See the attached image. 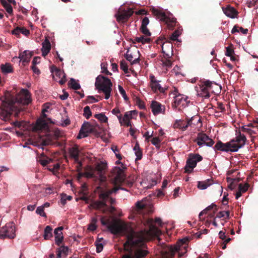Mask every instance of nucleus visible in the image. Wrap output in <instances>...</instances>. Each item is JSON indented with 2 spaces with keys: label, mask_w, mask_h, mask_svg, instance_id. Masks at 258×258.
I'll use <instances>...</instances> for the list:
<instances>
[{
  "label": "nucleus",
  "mask_w": 258,
  "mask_h": 258,
  "mask_svg": "<svg viewBox=\"0 0 258 258\" xmlns=\"http://www.w3.org/2000/svg\"><path fill=\"white\" fill-rule=\"evenodd\" d=\"M164 256L165 258H173L175 254L178 253V257H180L183 255V254L180 253L178 252V248L177 247L169 246L164 251Z\"/></svg>",
  "instance_id": "obj_17"
},
{
  "label": "nucleus",
  "mask_w": 258,
  "mask_h": 258,
  "mask_svg": "<svg viewBox=\"0 0 258 258\" xmlns=\"http://www.w3.org/2000/svg\"><path fill=\"white\" fill-rule=\"evenodd\" d=\"M31 69L33 70V72L36 74H39L40 73V70L36 66V65H32L31 67Z\"/></svg>",
  "instance_id": "obj_63"
},
{
  "label": "nucleus",
  "mask_w": 258,
  "mask_h": 258,
  "mask_svg": "<svg viewBox=\"0 0 258 258\" xmlns=\"http://www.w3.org/2000/svg\"><path fill=\"white\" fill-rule=\"evenodd\" d=\"M21 34L27 36L30 34V31L24 27H21Z\"/></svg>",
  "instance_id": "obj_60"
},
{
  "label": "nucleus",
  "mask_w": 258,
  "mask_h": 258,
  "mask_svg": "<svg viewBox=\"0 0 258 258\" xmlns=\"http://www.w3.org/2000/svg\"><path fill=\"white\" fill-rule=\"evenodd\" d=\"M97 222V219L96 217H93L91 219V223L89 225L88 229L91 231H94L96 230L97 228L96 223Z\"/></svg>",
  "instance_id": "obj_38"
},
{
  "label": "nucleus",
  "mask_w": 258,
  "mask_h": 258,
  "mask_svg": "<svg viewBox=\"0 0 258 258\" xmlns=\"http://www.w3.org/2000/svg\"><path fill=\"white\" fill-rule=\"evenodd\" d=\"M52 160L44 155L41 154L37 158V161L39 162L43 166H45L51 162Z\"/></svg>",
  "instance_id": "obj_28"
},
{
  "label": "nucleus",
  "mask_w": 258,
  "mask_h": 258,
  "mask_svg": "<svg viewBox=\"0 0 258 258\" xmlns=\"http://www.w3.org/2000/svg\"><path fill=\"white\" fill-rule=\"evenodd\" d=\"M95 86L98 92H103L105 94V98L109 99L112 90V84L110 79L101 75L96 78Z\"/></svg>",
  "instance_id": "obj_5"
},
{
  "label": "nucleus",
  "mask_w": 258,
  "mask_h": 258,
  "mask_svg": "<svg viewBox=\"0 0 258 258\" xmlns=\"http://www.w3.org/2000/svg\"><path fill=\"white\" fill-rule=\"evenodd\" d=\"M157 43L161 45L162 50L164 54V57L170 58L173 55V45L170 42L167 41L162 43L161 40H157Z\"/></svg>",
  "instance_id": "obj_13"
},
{
  "label": "nucleus",
  "mask_w": 258,
  "mask_h": 258,
  "mask_svg": "<svg viewBox=\"0 0 258 258\" xmlns=\"http://www.w3.org/2000/svg\"><path fill=\"white\" fill-rule=\"evenodd\" d=\"M100 210H101L102 213L104 214L107 211H109L111 213L113 212L114 211H115V209L114 207L111 206L110 207L107 206V207H103V208H102Z\"/></svg>",
  "instance_id": "obj_47"
},
{
  "label": "nucleus",
  "mask_w": 258,
  "mask_h": 258,
  "mask_svg": "<svg viewBox=\"0 0 258 258\" xmlns=\"http://www.w3.org/2000/svg\"><path fill=\"white\" fill-rule=\"evenodd\" d=\"M98 101V100L96 99L94 96H88L86 99L85 102L86 103H92L93 102H97Z\"/></svg>",
  "instance_id": "obj_45"
},
{
  "label": "nucleus",
  "mask_w": 258,
  "mask_h": 258,
  "mask_svg": "<svg viewBox=\"0 0 258 258\" xmlns=\"http://www.w3.org/2000/svg\"><path fill=\"white\" fill-rule=\"evenodd\" d=\"M150 86L152 90L155 93H164L167 88L162 87L160 84L159 81L156 80L155 77L151 75L150 76Z\"/></svg>",
  "instance_id": "obj_12"
},
{
  "label": "nucleus",
  "mask_w": 258,
  "mask_h": 258,
  "mask_svg": "<svg viewBox=\"0 0 258 258\" xmlns=\"http://www.w3.org/2000/svg\"><path fill=\"white\" fill-rule=\"evenodd\" d=\"M211 184V180L210 179L204 181H199L198 187L201 189H206L209 185Z\"/></svg>",
  "instance_id": "obj_32"
},
{
  "label": "nucleus",
  "mask_w": 258,
  "mask_h": 258,
  "mask_svg": "<svg viewBox=\"0 0 258 258\" xmlns=\"http://www.w3.org/2000/svg\"><path fill=\"white\" fill-rule=\"evenodd\" d=\"M149 23V19L148 17H144L142 21V25L141 27V32L146 36H149L151 35V33L147 26Z\"/></svg>",
  "instance_id": "obj_25"
},
{
  "label": "nucleus",
  "mask_w": 258,
  "mask_h": 258,
  "mask_svg": "<svg viewBox=\"0 0 258 258\" xmlns=\"http://www.w3.org/2000/svg\"><path fill=\"white\" fill-rule=\"evenodd\" d=\"M36 212L37 214H39L42 217H46V215L44 211V207H38L36 209Z\"/></svg>",
  "instance_id": "obj_44"
},
{
  "label": "nucleus",
  "mask_w": 258,
  "mask_h": 258,
  "mask_svg": "<svg viewBox=\"0 0 258 258\" xmlns=\"http://www.w3.org/2000/svg\"><path fill=\"white\" fill-rule=\"evenodd\" d=\"M151 39L149 38H145L144 36L141 37H136L135 38V41L139 42L142 43V44H145L146 43H149L150 42Z\"/></svg>",
  "instance_id": "obj_37"
},
{
  "label": "nucleus",
  "mask_w": 258,
  "mask_h": 258,
  "mask_svg": "<svg viewBox=\"0 0 258 258\" xmlns=\"http://www.w3.org/2000/svg\"><path fill=\"white\" fill-rule=\"evenodd\" d=\"M40 57L35 56L32 60V65H36L40 62Z\"/></svg>",
  "instance_id": "obj_64"
},
{
  "label": "nucleus",
  "mask_w": 258,
  "mask_h": 258,
  "mask_svg": "<svg viewBox=\"0 0 258 258\" xmlns=\"http://www.w3.org/2000/svg\"><path fill=\"white\" fill-rule=\"evenodd\" d=\"M134 115H137V112L136 110L126 112L124 114L123 119L124 120H131L133 118Z\"/></svg>",
  "instance_id": "obj_35"
},
{
  "label": "nucleus",
  "mask_w": 258,
  "mask_h": 258,
  "mask_svg": "<svg viewBox=\"0 0 258 258\" xmlns=\"http://www.w3.org/2000/svg\"><path fill=\"white\" fill-rule=\"evenodd\" d=\"M118 90H119V91L120 93L121 94V95L123 97V99L125 101L128 100V98L127 96V95L126 94V93H125V91L124 90V89L123 88V87H121V86L119 85L118 86Z\"/></svg>",
  "instance_id": "obj_46"
},
{
  "label": "nucleus",
  "mask_w": 258,
  "mask_h": 258,
  "mask_svg": "<svg viewBox=\"0 0 258 258\" xmlns=\"http://www.w3.org/2000/svg\"><path fill=\"white\" fill-rule=\"evenodd\" d=\"M112 194L111 191H102L99 195V198L100 201H95L92 202L88 206L89 209H94L95 210L101 209L103 207H107V202L108 201L111 205L115 203L114 199L110 197V195Z\"/></svg>",
  "instance_id": "obj_6"
},
{
  "label": "nucleus",
  "mask_w": 258,
  "mask_h": 258,
  "mask_svg": "<svg viewBox=\"0 0 258 258\" xmlns=\"http://www.w3.org/2000/svg\"><path fill=\"white\" fill-rule=\"evenodd\" d=\"M57 249L62 253L65 256H66L68 254L69 248L68 246L63 245L57 248Z\"/></svg>",
  "instance_id": "obj_50"
},
{
  "label": "nucleus",
  "mask_w": 258,
  "mask_h": 258,
  "mask_svg": "<svg viewBox=\"0 0 258 258\" xmlns=\"http://www.w3.org/2000/svg\"><path fill=\"white\" fill-rule=\"evenodd\" d=\"M16 236L15 226L13 223H7L0 229V238H14Z\"/></svg>",
  "instance_id": "obj_9"
},
{
  "label": "nucleus",
  "mask_w": 258,
  "mask_h": 258,
  "mask_svg": "<svg viewBox=\"0 0 258 258\" xmlns=\"http://www.w3.org/2000/svg\"><path fill=\"white\" fill-rule=\"evenodd\" d=\"M226 50L225 52V55L228 56H231V55L234 53V50L230 47H226Z\"/></svg>",
  "instance_id": "obj_57"
},
{
  "label": "nucleus",
  "mask_w": 258,
  "mask_h": 258,
  "mask_svg": "<svg viewBox=\"0 0 258 258\" xmlns=\"http://www.w3.org/2000/svg\"><path fill=\"white\" fill-rule=\"evenodd\" d=\"M33 55V52H31L28 50H25L22 53L19 54V58L20 60L23 62L24 65L28 63L31 59L32 55Z\"/></svg>",
  "instance_id": "obj_21"
},
{
  "label": "nucleus",
  "mask_w": 258,
  "mask_h": 258,
  "mask_svg": "<svg viewBox=\"0 0 258 258\" xmlns=\"http://www.w3.org/2000/svg\"><path fill=\"white\" fill-rule=\"evenodd\" d=\"M130 50L127 49L126 53L124 55L125 58L131 62V64H136L139 62L140 58L139 56L137 57V55L136 54H139V50H135L133 53H130Z\"/></svg>",
  "instance_id": "obj_19"
},
{
  "label": "nucleus",
  "mask_w": 258,
  "mask_h": 258,
  "mask_svg": "<svg viewBox=\"0 0 258 258\" xmlns=\"http://www.w3.org/2000/svg\"><path fill=\"white\" fill-rule=\"evenodd\" d=\"M249 186L248 183H246L244 184L242 183H240L238 185V190L241 191L242 192H245L246 191Z\"/></svg>",
  "instance_id": "obj_43"
},
{
  "label": "nucleus",
  "mask_w": 258,
  "mask_h": 258,
  "mask_svg": "<svg viewBox=\"0 0 258 258\" xmlns=\"http://www.w3.org/2000/svg\"><path fill=\"white\" fill-rule=\"evenodd\" d=\"M136 205L139 210L144 209L146 207L145 205L140 201L137 202Z\"/></svg>",
  "instance_id": "obj_58"
},
{
  "label": "nucleus",
  "mask_w": 258,
  "mask_h": 258,
  "mask_svg": "<svg viewBox=\"0 0 258 258\" xmlns=\"http://www.w3.org/2000/svg\"><path fill=\"white\" fill-rule=\"evenodd\" d=\"M60 168V164L59 163H56L54 164L52 168H51V166H50L48 168V169L49 171H51L53 172V173H55V172L57 171Z\"/></svg>",
  "instance_id": "obj_52"
},
{
  "label": "nucleus",
  "mask_w": 258,
  "mask_h": 258,
  "mask_svg": "<svg viewBox=\"0 0 258 258\" xmlns=\"http://www.w3.org/2000/svg\"><path fill=\"white\" fill-rule=\"evenodd\" d=\"M114 179L116 182H121L124 179V174L122 169L119 167H115L112 171Z\"/></svg>",
  "instance_id": "obj_18"
},
{
  "label": "nucleus",
  "mask_w": 258,
  "mask_h": 258,
  "mask_svg": "<svg viewBox=\"0 0 258 258\" xmlns=\"http://www.w3.org/2000/svg\"><path fill=\"white\" fill-rule=\"evenodd\" d=\"M137 103L140 109L145 108V105L144 104V103L140 99H137Z\"/></svg>",
  "instance_id": "obj_61"
},
{
  "label": "nucleus",
  "mask_w": 258,
  "mask_h": 258,
  "mask_svg": "<svg viewBox=\"0 0 258 258\" xmlns=\"http://www.w3.org/2000/svg\"><path fill=\"white\" fill-rule=\"evenodd\" d=\"M1 69L3 73L8 74L13 72V68L12 65L9 63L2 64L1 66Z\"/></svg>",
  "instance_id": "obj_31"
},
{
  "label": "nucleus",
  "mask_w": 258,
  "mask_h": 258,
  "mask_svg": "<svg viewBox=\"0 0 258 258\" xmlns=\"http://www.w3.org/2000/svg\"><path fill=\"white\" fill-rule=\"evenodd\" d=\"M134 14V11L131 8L127 10H124L122 12L118 11L115 15L116 20L118 22H125Z\"/></svg>",
  "instance_id": "obj_14"
},
{
  "label": "nucleus",
  "mask_w": 258,
  "mask_h": 258,
  "mask_svg": "<svg viewBox=\"0 0 258 258\" xmlns=\"http://www.w3.org/2000/svg\"><path fill=\"white\" fill-rule=\"evenodd\" d=\"M91 111L89 106H86L84 108L83 115L87 118L89 119L91 116Z\"/></svg>",
  "instance_id": "obj_42"
},
{
  "label": "nucleus",
  "mask_w": 258,
  "mask_h": 258,
  "mask_svg": "<svg viewBox=\"0 0 258 258\" xmlns=\"http://www.w3.org/2000/svg\"><path fill=\"white\" fill-rule=\"evenodd\" d=\"M2 100L0 118L5 121L10 118L13 112H15V116H18L19 113L23 110V107L31 102L30 93L26 89H23L21 94L16 95L7 92Z\"/></svg>",
  "instance_id": "obj_2"
},
{
  "label": "nucleus",
  "mask_w": 258,
  "mask_h": 258,
  "mask_svg": "<svg viewBox=\"0 0 258 258\" xmlns=\"http://www.w3.org/2000/svg\"><path fill=\"white\" fill-rule=\"evenodd\" d=\"M52 228L50 226H47L44 229L43 237L44 239L48 240L53 236Z\"/></svg>",
  "instance_id": "obj_29"
},
{
  "label": "nucleus",
  "mask_w": 258,
  "mask_h": 258,
  "mask_svg": "<svg viewBox=\"0 0 258 258\" xmlns=\"http://www.w3.org/2000/svg\"><path fill=\"white\" fill-rule=\"evenodd\" d=\"M68 85L69 87H71L73 89L76 90H78L81 88L80 84L73 78H71L70 79Z\"/></svg>",
  "instance_id": "obj_33"
},
{
  "label": "nucleus",
  "mask_w": 258,
  "mask_h": 258,
  "mask_svg": "<svg viewBox=\"0 0 258 258\" xmlns=\"http://www.w3.org/2000/svg\"><path fill=\"white\" fill-rule=\"evenodd\" d=\"M102 73L105 74L107 75H111V73H110L108 70L106 65L103 63L101 64Z\"/></svg>",
  "instance_id": "obj_53"
},
{
  "label": "nucleus",
  "mask_w": 258,
  "mask_h": 258,
  "mask_svg": "<svg viewBox=\"0 0 258 258\" xmlns=\"http://www.w3.org/2000/svg\"><path fill=\"white\" fill-rule=\"evenodd\" d=\"M247 126H251L250 135L258 134V124L256 123H250L247 125Z\"/></svg>",
  "instance_id": "obj_36"
},
{
  "label": "nucleus",
  "mask_w": 258,
  "mask_h": 258,
  "mask_svg": "<svg viewBox=\"0 0 258 258\" xmlns=\"http://www.w3.org/2000/svg\"><path fill=\"white\" fill-rule=\"evenodd\" d=\"M165 59H162V64L164 66H165L167 68H170L171 67L172 64V61L169 59V58H168L167 57H165Z\"/></svg>",
  "instance_id": "obj_40"
},
{
  "label": "nucleus",
  "mask_w": 258,
  "mask_h": 258,
  "mask_svg": "<svg viewBox=\"0 0 258 258\" xmlns=\"http://www.w3.org/2000/svg\"><path fill=\"white\" fill-rule=\"evenodd\" d=\"M202 159V156L199 154H190L184 167L185 172L190 173L196 166L197 162L201 161Z\"/></svg>",
  "instance_id": "obj_10"
},
{
  "label": "nucleus",
  "mask_w": 258,
  "mask_h": 258,
  "mask_svg": "<svg viewBox=\"0 0 258 258\" xmlns=\"http://www.w3.org/2000/svg\"><path fill=\"white\" fill-rule=\"evenodd\" d=\"M200 83V90L198 91V95L205 98H209L210 96V93L214 92L213 85H217V84L213 81L205 79L201 80Z\"/></svg>",
  "instance_id": "obj_8"
},
{
  "label": "nucleus",
  "mask_w": 258,
  "mask_h": 258,
  "mask_svg": "<svg viewBox=\"0 0 258 258\" xmlns=\"http://www.w3.org/2000/svg\"><path fill=\"white\" fill-rule=\"evenodd\" d=\"M69 153L70 157L74 160L75 162L79 161L80 150L78 146L75 145L70 148L69 150Z\"/></svg>",
  "instance_id": "obj_24"
},
{
  "label": "nucleus",
  "mask_w": 258,
  "mask_h": 258,
  "mask_svg": "<svg viewBox=\"0 0 258 258\" xmlns=\"http://www.w3.org/2000/svg\"><path fill=\"white\" fill-rule=\"evenodd\" d=\"M106 166V163L103 162L98 163L95 167L88 166L85 168L84 173H79V175L82 176L84 174L87 178L101 179L103 177Z\"/></svg>",
  "instance_id": "obj_4"
},
{
  "label": "nucleus",
  "mask_w": 258,
  "mask_h": 258,
  "mask_svg": "<svg viewBox=\"0 0 258 258\" xmlns=\"http://www.w3.org/2000/svg\"><path fill=\"white\" fill-rule=\"evenodd\" d=\"M146 222L149 229L138 231H135L128 224L119 221L107 225L111 233L125 235L126 241L123 244V248L128 253L123 254L121 258H145L149 254L147 242L153 237L159 235L161 231L154 225L153 219H148Z\"/></svg>",
  "instance_id": "obj_1"
},
{
  "label": "nucleus",
  "mask_w": 258,
  "mask_h": 258,
  "mask_svg": "<svg viewBox=\"0 0 258 258\" xmlns=\"http://www.w3.org/2000/svg\"><path fill=\"white\" fill-rule=\"evenodd\" d=\"M92 127L90 123L88 122H85L82 125L79 134L77 136V138L81 139L85 138L88 136L89 133H92Z\"/></svg>",
  "instance_id": "obj_15"
},
{
  "label": "nucleus",
  "mask_w": 258,
  "mask_h": 258,
  "mask_svg": "<svg viewBox=\"0 0 258 258\" xmlns=\"http://www.w3.org/2000/svg\"><path fill=\"white\" fill-rule=\"evenodd\" d=\"M175 96L174 98V103L175 104L179 105V104H182V105H184L185 104H186L187 102V97H184L183 95L181 94L176 95L175 93Z\"/></svg>",
  "instance_id": "obj_27"
},
{
  "label": "nucleus",
  "mask_w": 258,
  "mask_h": 258,
  "mask_svg": "<svg viewBox=\"0 0 258 258\" xmlns=\"http://www.w3.org/2000/svg\"><path fill=\"white\" fill-rule=\"evenodd\" d=\"M151 108L154 115H157L160 113L165 114V107L156 101H152Z\"/></svg>",
  "instance_id": "obj_16"
},
{
  "label": "nucleus",
  "mask_w": 258,
  "mask_h": 258,
  "mask_svg": "<svg viewBox=\"0 0 258 258\" xmlns=\"http://www.w3.org/2000/svg\"><path fill=\"white\" fill-rule=\"evenodd\" d=\"M120 69L123 71V72L126 74L128 73V66L126 61L124 60H122L120 62Z\"/></svg>",
  "instance_id": "obj_41"
},
{
  "label": "nucleus",
  "mask_w": 258,
  "mask_h": 258,
  "mask_svg": "<svg viewBox=\"0 0 258 258\" xmlns=\"http://www.w3.org/2000/svg\"><path fill=\"white\" fill-rule=\"evenodd\" d=\"M63 229V226L58 227L54 229V234L55 235V242L56 245L60 246L63 240L62 230Z\"/></svg>",
  "instance_id": "obj_20"
},
{
  "label": "nucleus",
  "mask_w": 258,
  "mask_h": 258,
  "mask_svg": "<svg viewBox=\"0 0 258 258\" xmlns=\"http://www.w3.org/2000/svg\"><path fill=\"white\" fill-rule=\"evenodd\" d=\"M95 245L96 247V252L97 253L100 252L103 250V246L102 243H97Z\"/></svg>",
  "instance_id": "obj_59"
},
{
  "label": "nucleus",
  "mask_w": 258,
  "mask_h": 258,
  "mask_svg": "<svg viewBox=\"0 0 258 258\" xmlns=\"http://www.w3.org/2000/svg\"><path fill=\"white\" fill-rule=\"evenodd\" d=\"M135 155L137 156L136 160H140L142 158V151L141 149L139 144L137 142L134 147Z\"/></svg>",
  "instance_id": "obj_30"
},
{
  "label": "nucleus",
  "mask_w": 258,
  "mask_h": 258,
  "mask_svg": "<svg viewBox=\"0 0 258 258\" xmlns=\"http://www.w3.org/2000/svg\"><path fill=\"white\" fill-rule=\"evenodd\" d=\"M222 9L224 13L231 18H234L238 15V12L230 6H227L225 8H223Z\"/></svg>",
  "instance_id": "obj_23"
},
{
  "label": "nucleus",
  "mask_w": 258,
  "mask_h": 258,
  "mask_svg": "<svg viewBox=\"0 0 258 258\" xmlns=\"http://www.w3.org/2000/svg\"><path fill=\"white\" fill-rule=\"evenodd\" d=\"M187 124H189V122H186L185 120L176 119L173 123V127L175 129L185 131L187 129Z\"/></svg>",
  "instance_id": "obj_22"
},
{
  "label": "nucleus",
  "mask_w": 258,
  "mask_h": 258,
  "mask_svg": "<svg viewBox=\"0 0 258 258\" xmlns=\"http://www.w3.org/2000/svg\"><path fill=\"white\" fill-rule=\"evenodd\" d=\"M51 72L52 73L54 72L55 75L59 78L64 77V76H66V74L63 71H62L59 69L55 66H53L51 68Z\"/></svg>",
  "instance_id": "obj_34"
},
{
  "label": "nucleus",
  "mask_w": 258,
  "mask_h": 258,
  "mask_svg": "<svg viewBox=\"0 0 258 258\" xmlns=\"http://www.w3.org/2000/svg\"><path fill=\"white\" fill-rule=\"evenodd\" d=\"M181 34V32L179 30H175L171 35L170 39L172 40L175 41L177 39L178 36Z\"/></svg>",
  "instance_id": "obj_48"
},
{
  "label": "nucleus",
  "mask_w": 258,
  "mask_h": 258,
  "mask_svg": "<svg viewBox=\"0 0 258 258\" xmlns=\"http://www.w3.org/2000/svg\"><path fill=\"white\" fill-rule=\"evenodd\" d=\"M94 117L101 122H107L108 118L103 113L96 114Z\"/></svg>",
  "instance_id": "obj_39"
},
{
  "label": "nucleus",
  "mask_w": 258,
  "mask_h": 258,
  "mask_svg": "<svg viewBox=\"0 0 258 258\" xmlns=\"http://www.w3.org/2000/svg\"><path fill=\"white\" fill-rule=\"evenodd\" d=\"M6 9V11L10 14H12L13 13V8L11 5L9 4L8 5L4 7Z\"/></svg>",
  "instance_id": "obj_62"
},
{
  "label": "nucleus",
  "mask_w": 258,
  "mask_h": 258,
  "mask_svg": "<svg viewBox=\"0 0 258 258\" xmlns=\"http://www.w3.org/2000/svg\"><path fill=\"white\" fill-rule=\"evenodd\" d=\"M21 27H16L12 31V34L19 37L21 34Z\"/></svg>",
  "instance_id": "obj_49"
},
{
  "label": "nucleus",
  "mask_w": 258,
  "mask_h": 258,
  "mask_svg": "<svg viewBox=\"0 0 258 258\" xmlns=\"http://www.w3.org/2000/svg\"><path fill=\"white\" fill-rule=\"evenodd\" d=\"M151 142L155 146H157L158 144L160 143L161 140L159 137H154L151 140Z\"/></svg>",
  "instance_id": "obj_54"
},
{
  "label": "nucleus",
  "mask_w": 258,
  "mask_h": 258,
  "mask_svg": "<svg viewBox=\"0 0 258 258\" xmlns=\"http://www.w3.org/2000/svg\"><path fill=\"white\" fill-rule=\"evenodd\" d=\"M46 125V123L45 120L44 119H39L37 121V126L40 128H43L45 127Z\"/></svg>",
  "instance_id": "obj_51"
},
{
  "label": "nucleus",
  "mask_w": 258,
  "mask_h": 258,
  "mask_svg": "<svg viewBox=\"0 0 258 258\" xmlns=\"http://www.w3.org/2000/svg\"><path fill=\"white\" fill-rule=\"evenodd\" d=\"M246 141L245 135L238 131L236 132V137L229 142L223 143L221 141H218L214 148L215 150L223 152H235L244 146Z\"/></svg>",
  "instance_id": "obj_3"
},
{
  "label": "nucleus",
  "mask_w": 258,
  "mask_h": 258,
  "mask_svg": "<svg viewBox=\"0 0 258 258\" xmlns=\"http://www.w3.org/2000/svg\"><path fill=\"white\" fill-rule=\"evenodd\" d=\"M248 127L249 126H247H247H246V125L242 126L240 128V131L246 133L250 135L251 128H248Z\"/></svg>",
  "instance_id": "obj_56"
},
{
  "label": "nucleus",
  "mask_w": 258,
  "mask_h": 258,
  "mask_svg": "<svg viewBox=\"0 0 258 258\" xmlns=\"http://www.w3.org/2000/svg\"><path fill=\"white\" fill-rule=\"evenodd\" d=\"M199 147H202L206 145L208 147H212L214 141L209 137L206 134L200 133L198 134L197 138L194 140Z\"/></svg>",
  "instance_id": "obj_11"
},
{
  "label": "nucleus",
  "mask_w": 258,
  "mask_h": 258,
  "mask_svg": "<svg viewBox=\"0 0 258 258\" xmlns=\"http://www.w3.org/2000/svg\"><path fill=\"white\" fill-rule=\"evenodd\" d=\"M150 10L157 19H159L160 21L162 22H165L169 29H173L176 25L177 23L176 19L174 18L167 16L162 9L152 7L151 8Z\"/></svg>",
  "instance_id": "obj_7"
},
{
  "label": "nucleus",
  "mask_w": 258,
  "mask_h": 258,
  "mask_svg": "<svg viewBox=\"0 0 258 258\" xmlns=\"http://www.w3.org/2000/svg\"><path fill=\"white\" fill-rule=\"evenodd\" d=\"M51 49V44L49 39L47 38L42 43V47L41 49L42 55L45 56L48 54Z\"/></svg>",
  "instance_id": "obj_26"
},
{
  "label": "nucleus",
  "mask_w": 258,
  "mask_h": 258,
  "mask_svg": "<svg viewBox=\"0 0 258 258\" xmlns=\"http://www.w3.org/2000/svg\"><path fill=\"white\" fill-rule=\"evenodd\" d=\"M197 118L196 116H192L191 118H189L188 117H186L185 118L186 122H189V124H187V127L188 128L189 126H191L192 124V121Z\"/></svg>",
  "instance_id": "obj_55"
}]
</instances>
